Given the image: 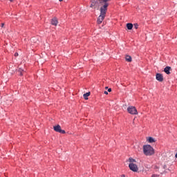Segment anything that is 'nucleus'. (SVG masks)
Listing matches in <instances>:
<instances>
[{
  "mask_svg": "<svg viewBox=\"0 0 177 177\" xmlns=\"http://www.w3.org/2000/svg\"><path fill=\"white\" fill-rule=\"evenodd\" d=\"M147 141L149 142V143H155L156 140L153 138V137H149L147 138Z\"/></svg>",
  "mask_w": 177,
  "mask_h": 177,
  "instance_id": "13",
  "label": "nucleus"
},
{
  "mask_svg": "<svg viewBox=\"0 0 177 177\" xmlns=\"http://www.w3.org/2000/svg\"><path fill=\"white\" fill-rule=\"evenodd\" d=\"M171 67L170 66H166L165 68H164V71L165 73H167V75H169L171 74Z\"/></svg>",
  "mask_w": 177,
  "mask_h": 177,
  "instance_id": "10",
  "label": "nucleus"
},
{
  "mask_svg": "<svg viewBox=\"0 0 177 177\" xmlns=\"http://www.w3.org/2000/svg\"><path fill=\"white\" fill-rule=\"evenodd\" d=\"M127 28L129 30H132V28H133V24H132L131 23H129V24H127Z\"/></svg>",
  "mask_w": 177,
  "mask_h": 177,
  "instance_id": "14",
  "label": "nucleus"
},
{
  "mask_svg": "<svg viewBox=\"0 0 177 177\" xmlns=\"http://www.w3.org/2000/svg\"><path fill=\"white\" fill-rule=\"evenodd\" d=\"M160 174H152L151 177H159Z\"/></svg>",
  "mask_w": 177,
  "mask_h": 177,
  "instance_id": "18",
  "label": "nucleus"
},
{
  "mask_svg": "<svg viewBox=\"0 0 177 177\" xmlns=\"http://www.w3.org/2000/svg\"><path fill=\"white\" fill-rule=\"evenodd\" d=\"M175 158H177V152H176V153L175 155Z\"/></svg>",
  "mask_w": 177,
  "mask_h": 177,
  "instance_id": "25",
  "label": "nucleus"
},
{
  "mask_svg": "<svg viewBox=\"0 0 177 177\" xmlns=\"http://www.w3.org/2000/svg\"><path fill=\"white\" fill-rule=\"evenodd\" d=\"M127 111L129 113V114L132 115H136L138 114V110H136V108L133 106H130L127 108Z\"/></svg>",
  "mask_w": 177,
  "mask_h": 177,
  "instance_id": "3",
  "label": "nucleus"
},
{
  "mask_svg": "<svg viewBox=\"0 0 177 177\" xmlns=\"http://www.w3.org/2000/svg\"><path fill=\"white\" fill-rule=\"evenodd\" d=\"M53 129L54 131H55V132H58L59 133H66V131L62 130V127H60V125H57V126H54L53 127Z\"/></svg>",
  "mask_w": 177,
  "mask_h": 177,
  "instance_id": "5",
  "label": "nucleus"
},
{
  "mask_svg": "<svg viewBox=\"0 0 177 177\" xmlns=\"http://www.w3.org/2000/svg\"><path fill=\"white\" fill-rule=\"evenodd\" d=\"M31 44H38L39 42V40H38V38L37 37H32L30 39Z\"/></svg>",
  "mask_w": 177,
  "mask_h": 177,
  "instance_id": "11",
  "label": "nucleus"
},
{
  "mask_svg": "<svg viewBox=\"0 0 177 177\" xmlns=\"http://www.w3.org/2000/svg\"><path fill=\"white\" fill-rule=\"evenodd\" d=\"M165 168H167V165H164L163 167H162V169L165 171Z\"/></svg>",
  "mask_w": 177,
  "mask_h": 177,
  "instance_id": "19",
  "label": "nucleus"
},
{
  "mask_svg": "<svg viewBox=\"0 0 177 177\" xmlns=\"http://www.w3.org/2000/svg\"><path fill=\"white\" fill-rule=\"evenodd\" d=\"M59 2H62L63 0H59Z\"/></svg>",
  "mask_w": 177,
  "mask_h": 177,
  "instance_id": "26",
  "label": "nucleus"
},
{
  "mask_svg": "<svg viewBox=\"0 0 177 177\" xmlns=\"http://www.w3.org/2000/svg\"><path fill=\"white\" fill-rule=\"evenodd\" d=\"M108 87H105L106 89H107Z\"/></svg>",
  "mask_w": 177,
  "mask_h": 177,
  "instance_id": "27",
  "label": "nucleus"
},
{
  "mask_svg": "<svg viewBox=\"0 0 177 177\" xmlns=\"http://www.w3.org/2000/svg\"><path fill=\"white\" fill-rule=\"evenodd\" d=\"M89 96H91V92L86 93L83 95V97L85 100H88V97Z\"/></svg>",
  "mask_w": 177,
  "mask_h": 177,
  "instance_id": "12",
  "label": "nucleus"
},
{
  "mask_svg": "<svg viewBox=\"0 0 177 177\" xmlns=\"http://www.w3.org/2000/svg\"><path fill=\"white\" fill-rule=\"evenodd\" d=\"M109 1L110 0H92L91 8L93 9H100V15L97 18V24H102L104 17H106V14L107 13V8H109ZM101 6V7H100Z\"/></svg>",
  "mask_w": 177,
  "mask_h": 177,
  "instance_id": "1",
  "label": "nucleus"
},
{
  "mask_svg": "<svg viewBox=\"0 0 177 177\" xmlns=\"http://www.w3.org/2000/svg\"><path fill=\"white\" fill-rule=\"evenodd\" d=\"M5 26V24H1V27L3 28Z\"/></svg>",
  "mask_w": 177,
  "mask_h": 177,
  "instance_id": "24",
  "label": "nucleus"
},
{
  "mask_svg": "<svg viewBox=\"0 0 177 177\" xmlns=\"http://www.w3.org/2000/svg\"><path fill=\"white\" fill-rule=\"evenodd\" d=\"M133 26H134V28H136V30H138V28H139V24H134Z\"/></svg>",
  "mask_w": 177,
  "mask_h": 177,
  "instance_id": "17",
  "label": "nucleus"
},
{
  "mask_svg": "<svg viewBox=\"0 0 177 177\" xmlns=\"http://www.w3.org/2000/svg\"><path fill=\"white\" fill-rule=\"evenodd\" d=\"M129 169H131V171H133V172H138V171H139V168L138 167V165L134 163H129Z\"/></svg>",
  "mask_w": 177,
  "mask_h": 177,
  "instance_id": "4",
  "label": "nucleus"
},
{
  "mask_svg": "<svg viewBox=\"0 0 177 177\" xmlns=\"http://www.w3.org/2000/svg\"><path fill=\"white\" fill-rule=\"evenodd\" d=\"M15 57H17V56H19V53H15Z\"/></svg>",
  "mask_w": 177,
  "mask_h": 177,
  "instance_id": "20",
  "label": "nucleus"
},
{
  "mask_svg": "<svg viewBox=\"0 0 177 177\" xmlns=\"http://www.w3.org/2000/svg\"><path fill=\"white\" fill-rule=\"evenodd\" d=\"M17 73H19V74L20 75H24V73H26V71H24V69H23V68L19 66L18 69L17 70Z\"/></svg>",
  "mask_w": 177,
  "mask_h": 177,
  "instance_id": "8",
  "label": "nucleus"
},
{
  "mask_svg": "<svg viewBox=\"0 0 177 177\" xmlns=\"http://www.w3.org/2000/svg\"><path fill=\"white\" fill-rule=\"evenodd\" d=\"M125 59H126L127 62H132V57L131 56H129V55H127L125 57Z\"/></svg>",
  "mask_w": 177,
  "mask_h": 177,
  "instance_id": "15",
  "label": "nucleus"
},
{
  "mask_svg": "<svg viewBox=\"0 0 177 177\" xmlns=\"http://www.w3.org/2000/svg\"><path fill=\"white\" fill-rule=\"evenodd\" d=\"M59 21H57V18L54 17L51 19L52 26H57Z\"/></svg>",
  "mask_w": 177,
  "mask_h": 177,
  "instance_id": "9",
  "label": "nucleus"
},
{
  "mask_svg": "<svg viewBox=\"0 0 177 177\" xmlns=\"http://www.w3.org/2000/svg\"><path fill=\"white\" fill-rule=\"evenodd\" d=\"M108 92H111V88H109Z\"/></svg>",
  "mask_w": 177,
  "mask_h": 177,
  "instance_id": "23",
  "label": "nucleus"
},
{
  "mask_svg": "<svg viewBox=\"0 0 177 177\" xmlns=\"http://www.w3.org/2000/svg\"><path fill=\"white\" fill-rule=\"evenodd\" d=\"M155 171L156 172H159V174H160V175H162V174H164L165 172V170L162 169V167H155Z\"/></svg>",
  "mask_w": 177,
  "mask_h": 177,
  "instance_id": "7",
  "label": "nucleus"
},
{
  "mask_svg": "<svg viewBox=\"0 0 177 177\" xmlns=\"http://www.w3.org/2000/svg\"><path fill=\"white\" fill-rule=\"evenodd\" d=\"M143 153L145 156H153L154 154V148L149 145H144Z\"/></svg>",
  "mask_w": 177,
  "mask_h": 177,
  "instance_id": "2",
  "label": "nucleus"
},
{
  "mask_svg": "<svg viewBox=\"0 0 177 177\" xmlns=\"http://www.w3.org/2000/svg\"><path fill=\"white\" fill-rule=\"evenodd\" d=\"M120 177H125V174H122Z\"/></svg>",
  "mask_w": 177,
  "mask_h": 177,
  "instance_id": "22",
  "label": "nucleus"
},
{
  "mask_svg": "<svg viewBox=\"0 0 177 177\" xmlns=\"http://www.w3.org/2000/svg\"><path fill=\"white\" fill-rule=\"evenodd\" d=\"M104 95H109V93L107 91H104Z\"/></svg>",
  "mask_w": 177,
  "mask_h": 177,
  "instance_id": "21",
  "label": "nucleus"
},
{
  "mask_svg": "<svg viewBox=\"0 0 177 177\" xmlns=\"http://www.w3.org/2000/svg\"><path fill=\"white\" fill-rule=\"evenodd\" d=\"M156 80L157 81H159V82H162L164 81V77L161 73H157L156 74Z\"/></svg>",
  "mask_w": 177,
  "mask_h": 177,
  "instance_id": "6",
  "label": "nucleus"
},
{
  "mask_svg": "<svg viewBox=\"0 0 177 177\" xmlns=\"http://www.w3.org/2000/svg\"><path fill=\"white\" fill-rule=\"evenodd\" d=\"M129 161L130 164H133V162H136V160H135L132 158H129Z\"/></svg>",
  "mask_w": 177,
  "mask_h": 177,
  "instance_id": "16",
  "label": "nucleus"
}]
</instances>
